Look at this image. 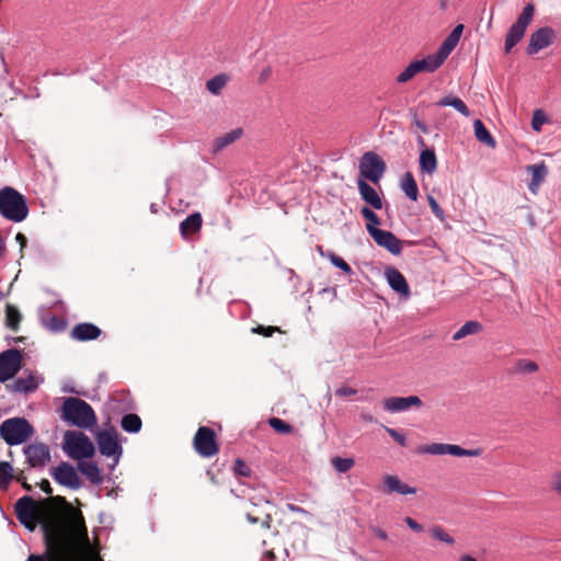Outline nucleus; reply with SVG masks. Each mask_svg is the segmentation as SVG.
Here are the masks:
<instances>
[{"label":"nucleus","instance_id":"nucleus-1","mask_svg":"<svg viewBox=\"0 0 561 561\" xmlns=\"http://www.w3.org/2000/svg\"><path fill=\"white\" fill-rule=\"evenodd\" d=\"M41 490L49 495L46 504H56L66 508V515L62 520H58L64 524L68 530H71L73 535L83 539L85 543L89 542L88 529L85 526L84 517L80 510L73 508L64 496H53V489L47 479H43L38 483ZM44 503H38L31 496H23L15 503V513L19 522L28 530L33 531L41 520V511Z\"/></svg>","mask_w":561,"mask_h":561},{"label":"nucleus","instance_id":"nucleus-2","mask_svg":"<svg viewBox=\"0 0 561 561\" xmlns=\"http://www.w3.org/2000/svg\"><path fill=\"white\" fill-rule=\"evenodd\" d=\"M44 533L45 553L30 554L26 561H76L77 543L83 541L59 522H45L42 525Z\"/></svg>","mask_w":561,"mask_h":561},{"label":"nucleus","instance_id":"nucleus-3","mask_svg":"<svg viewBox=\"0 0 561 561\" xmlns=\"http://www.w3.org/2000/svg\"><path fill=\"white\" fill-rule=\"evenodd\" d=\"M61 417L79 428H91L96 424V415L92 407L77 397H68L64 400Z\"/></svg>","mask_w":561,"mask_h":561},{"label":"nucleus","instance_id":"nucleus-4","mask_svg":"<svg viewBox=\"0 0 561 561\" xmlns=\"http://www.w3.org/2000/svg\"><path fill=\"white\" fill-rule=\"evenodd\" d=\"M0 214L10 221H23L28 215L25 197L13 187H3L0 190Z\"/></svg>","mask_w":561,"mask_h":561},{"label":"nucleus","instance_id":"nucleus-5","mask_svg":"<svg viewBox=\"0 0 561 561\" xmlns=\"http://www.w3.org/2000/svg\"><path fill=\"white\" fill-rule=\"evenodd\" d=\"M33 427L25 419H8L0 425V436L10 446L26 442L33 435Z\"/></svg>","mask_w":561,"mask_h":561},{"label":"nucleus","instance_id":"nucleus-6","mask_svg":"<svg viewBox=\"0 0 561 561\" xmlns=\"http://www.w3.org/2000/svg\"><path fill=\"white\" fill-rule=\"evenodd\" d=\"M535 15L534 3H528L523 12L518 15L516 22L510 27L506 37L504 50L508 54L512 48L518 44L524 37L528 25L531 23Z\"/></svg>","mask_w":561,"mask_h":561},{"label":"nucleus","instance_id":"nucleus-7","mask_svg":"<svg viewBox=\"0 0 561 561\" xmlns=\"http://www.w3.org/2000/svg\"><path fill=\"white\" fill-rule=\"evenodd\" d=\"M67 454L76 460L91 458L95 448L91 439L83 433L67 432L65 434Z\"/></svg>","mask_w":561,"mask_h":561},{"label":"nucleus","instance_id":"nucleus-8","mask_svg":"<svg viewBox=\"0 0 561 561\" xmlns=\"http://www.w3.org/2000/svg\"><path fill=\"white\" fill-rule=\"evenodd\" d=\"M483 453L482 448L465 449L458 445L444 444V443H432L421 445L416 448L419 455H451L456 457H479Z\"/></svg>","mask_w":561,"mask_h":561},{"label":"nucleus","instance_id":"nucleus-9","mask_svg":"<svg viewBox=\"0 0 561 561\" xmlns=\"http://www.w3.org/2000/svg\"><path fill=\"white\" fill-rule=\"evenodd\" d=\"M386 169L385 161L374 151L365 152L359 160V175L363 180L378 183Z\"/></svg>","mask_w":561,"mask_h":561},{"label":"nucleus","instance_id":"nucleus-10","mask_svg":"<svg viewBox=\"0 0 561 561\" xmlns=\"http://www.w3.org/2000/svg\"><path fill=\"white\" fill-rule=\"evenodd\" d=\"M193 446L195 451L204 458L214 457L219 453L215 431L208 426L198 427L193 438Z\"/></svg>","mask_w":561,"mask_h":561},{"label":"nucleus","instance_id":"nucleus-11","mask_svg":"<svg viewBox=\"0 0 561 561\" xmlns=\"http://www.w3.org/2000/svg\"><path fill=\"white\" fill-rule=\"evenodd\" d=\"M23 362L22 352L18 348H9L0 353V382L12 379L21 369Z\"/></svg>","mask_w":561,"mask_h":561},{"label":"nucleus","instance_id":"nucleus-12","mask_svg":"<svg viewBox=\"0 0 561 561\" xmlns=\"http://www.w3.org/2000/svg\"><path fill=\"white\" fill-rule=\"evenodd\" d=\"M53 479L60 485L71 490H78L82 486L80 477L76 469L67 461H61L50 471Z\"/></svg>","mask_w":561,"mask_h":561},{"label":"nucleus","instance_id":"nucleus-13","mask_svg":"<svg viewBox=\"0 0 561 561\" xmlns=\"http://www.w3.org/2000/svg\"><path fill=\"white\" fill-rule=\"evenodd\" d=\"M99 450L103 456L116 457V461L123 453V448L118 443L117 433L114 430L100 431L95 436Z\"/></svg>","mask_w":561,"mask_h":561},{"label":"nucleus","instance_id":"nucleus-14","mask_svg":"<svg viewBox=\"0 0 561 561\" xmlns=\"http://www.w3.org/2000/svg\"><path fill=\"white\" fill-rule=\"evenodd\" d=\"M28 468H44L50 461L49 447L44 443H33L24 447Z\"/></svg>","mask_w":561,"mask_h":561},{"label":"nucleus","instance_id":"nucleus-15","mask_svg":"<svg viewBox=\"0 0 561 561\" xmlns=\"http://www.w3.org/2000/svg\"><path fill=\"white\" fill-rule=\"evenodd\" d=\"M556 32L549 26L540 27L535 31L529 38V44L526 48L528 55H535L541 49L550 46L556 39Z\"/></svg>","mask_w":561,"mask_h":561},{"label":"nucleus","instance_id":"nucleus-16","mask_svg":"<svg viewBox=\"0 0 561 561\" xmlns=\"http://www.w3.org/2000/svg\"><path fill=\"white\" fill-rule=\"evenodd\" d=\"M370 237L379 247L387 249L393 255H399L402 251L401 240L390 231L381 229L373 230L370 231Z\"/></svg>","mask_w":561,"mask_h":561},{"label":"nucleus","instance_id":"nucleus-17","mask_svg":"<svg viewBox=\"0 0 561 561\" xmlns=\"http://www.w3.org/2000/svg\"><path fill=\"white\" fill-rule=\"evenodd\" d=\"M270 502L262 505L251 504L245 512V517L250 524H260L262 528L270 529L272 524V514L267 511Z\"/></svg>","mask_w":561,"mask_h":561},{"label":"nucleus","instance_id":"nucleus-18","mask_svg":"<svg viewBox=\"0 0 561 561\" xmlns=\"http://www.w3.org/2000/svg\"><path fill=\"white\" fill-rule=\"evenodd\" d=\"M102 330L93 323L82 322L76 324L71 332L70 337L75 341L87 342L96 340L101 336Z\"/></svg>","mask_w":561,"mask_h":561},{"label":"nucleus","instance_id":"nucleus-19","mask_svg":"<svg viewBox=\"0 0 561 561\" xmlns=\"http://www.w3.org/2000/svg\"><path fill=\"white\" fill-rule=\"evenodd\" d=\"M422 400L417 396L391 397L383 401V408L389 412H401L411 407L420 408Z\"/></svg>","mask_w":561,"mask_h":561},{"label":"nucleus","instance_id":"nucleus-20","mask_svg":"<svg viewBox=\"0 0 561 561\" xmlns=\"http://www.w3.org/2000/svg\"><path fill=\"white\" fill-rule=\"evenodd\" d=\"M385 275L389 286L394 291H397L404 298H408L410 296V287L408 285L405 277L400 271H398L394 267H389L386 270Z\"/></svg>","mask_w":561,"mask_h":561},{"label":"nucleus","instance_id":"nucleus-21","mask_svg":"<svg viewBox=\"0 0 561 561\" xmlns=\"http://www.w3.org/2000/svg\"><path fill=\"white\" fill-rule=\"evenodd\" d=\"M383 492L387 494L398 493L401 495L415 494L416 489L402 482L398 476L387 474L383 477Z\"/></svg>","mask_w":561,"mask_h":561},{"label":"nucleus","instance_id":"nucleus-22","mask_svg":"<svg viewBox=\"0 0 561 561\" xmlns=\"http://www.w3.org/2000/svg\"><path fill=\"white\" fill-rule=\"evenodd\" d=\"M463 32V25L458 24L455 26V28L450 32V34L445 38V41L442 43L440 47L436 51L438 56L445 61L449 54L456 48L457 44L459 43L460 36Z\"/></svg>","mask_w":561,"mask_h":561},{"label":"nucleus","instance_id":"nucleus-23","mask_svg":"<svg viewBox=\"0 0 561 561\" xmlns=\"http://www.w3.org/2000/svg\"><path fill=\"white\" fill-rule=\"evenodd\" d=\"M358 191L360 197L375 209L382 208V201L378 195L377 191L370 186L365 180L358 179L357 181Z\"/></svg>","mask_w":561,"mask_h":561},{"label":"nucleus","instance_id":"nucleus-24","mask_svg":"<svg viewBox=\"0 0 561 561\" xmlns=\"http://www.w3.org/2000/svg\"><path fill=\"white\" fill-rule=\"evenodd\" d=\"M527 171L531 174V181L528 184V188L531 193L536 194L548 174V168L545 162H541L538 164L527 165Z\"/></svg>","mask_w":561,"mask_h":561},{"label":"nucleus","instance_id":"nucleus-25","mask_svg":"<svg viewBox=\"0 0 561 561\" xmlns=\"http://www.w3.org/2000/svg\"><path fill=\"white\" fill-rule=\"evenodd\" d=\"M202 225L203 217L201 213H193L180 224V232L184 239H187L191 234L198 232Z\"/></svg>","mask_w":561,"mask_h":561},{"label":"nucleus","instance_id":"nucleus-26","mask_svg":"<svg viewBox=\"0 0 561 561\" xmlns=\"http://www.w3.org/2000/svg\"><path fill=\"white\" fill-rule=\"evenodd\" d=\"M413 64L417 73L434 72L444 64V60L440 58V56L437 55V53H435L427 55L421 60H414Z\"/></svg>","mask_w":561,"mask_h":561},{"label":"nucleus","instance_id":"nucleus-27","mask_svg":"<svg viewBox=\"0 0 561 561\" xmlns=\"http://www.w3.org/2000/svg\"><path fill=\"white\" fill-rule=\"evenodd\" d=\"M78 470L93 484H101L103 482L101 469L93 461H80Z\"/></svg>","mask_w":561,"mask_h":561},{"label":"nucleus","instance_id":"nucleus-28","mask_svg":"<svg viewBox=\"0 0 561 561\" xmlns=\"http://www.w3.org/2000/svg\"><path fill=\"white\" fill-rule=\"evenodd\" d=\"M4 313L5 327L13 332H18L23 320V316L20 312L19 308L14 305L7 304Z\"/></svg>","mask_w":561,"mask_h":561},{"label":"nucleus","instance_id":"nucleus-29","mask_svg":"<svg viewBox=\"0 0 561 561\" xmlns=\"http://www.w3.org/2000/svg\"><path fill=\"white\" fill-rule=\"evenodd\" d=\"M243 135L242 128H236L226 133L225 135L217 137L213 144L214 152H219L225 149L227 146L233 144L238 139H240Z\"/></svg>","mask_w":561,"mask_h":561},{"label":"nucleus","instance_id":"nucleus-30","mask_svg":"<svg viewBox=\"0 0 561 561\" xmlns=\"http://www.w3.org/2000/svg\"><path fill=\"white\" fill-rule=\"evenodd\" d=\"M38 381L34 375H28L25 378H18L10 386L12 391L28 393L37 389Z\"/></svg>","mask_w":561,"mask_h":561},{"label":"nucleus","instance_id":"nucleus-31","mask_svg":"<svg viewBox=\"0 0 561 561\" xmlns=\"http://www.w3.org/2000/svg\"><path fill=\"white\" fill-rule=\"evenodd\" d=\"M473 131H474L476 138L480 142H482L483 145H485L490 148H495L496 141H495L494 137L491 135V133L486 129V127L480 119H476L473 122Z\"/></svg>","mask_w":561,"mask_h":561},{"label":"nucleus","instance_id":"nucleus-32","mask_svg":"<svg viewBox=\"0 0 561 561\" xmlns=\"http://www.w3.org/2000/svg\"><path fill=\"white\" fill-rule=\"evenodd\" d=\"M420 168L427 174H433L437 169V158L433 149H425L420 154Z\"/></svg>","mask_w":561,"mask_h":561},{"label":"nucleus","instance_id":"nucleus-33","mask_svg":"<svg viewBox=\"0 0 561 561\" xmlns=\"http://www.w3.org/2000/svg\"><path fill=\"white\" fill-rule=\"evenodd\" d=\"M437 106H451L454 107L457 112H459L461 115L468 117L470 116V111L468 108V106L466 105V103L460 99V98H457V96H445V98H442L437 103H436Z\"/></svg>","mask_w":561,"mask_h":561},{"label":"nucleus","instance_id":"nucleus-34","mask_svg":"<svg viewBox=\"0 0 561 561\" xmlns=\"http://www.w3.org/2000/svg\"><path fill=\"white\" fill-rule=\"evenodd\" d=\"M401 188L405 193V195L412 199L416 201L419 196V188L417 184L413 178V174L411 172H407L401 181Z\"/></svg>","mask_w":561,"mask_h":561},{"label":"nucleus","instance_id":"nucleus-35","mask_svg":"<svg viewBox=\"0 0 561 561\" xmlns=\"http://www.w3.org/2000/svg\"><path fill=\"white\" fill-rule=\"evenodd\" d=\"M482 330V325L478 321H468L457 330L454 335V341H459L468 335L479 333Z\"/></svg>","mask_w":561,"mask_h":561},{"label":"nucleus","instance_id":"nucleus-36","mask_svg":"<svg viewBox=\"0 0 561 561\" xmlns=\"http://www.w3.org/2000/svg\"><path fill=\"white\" fill-rule=\"evenodd\" d=\"M141 419L135 413L124 415L121 422L122 428L128 433H138L141 430Z\"/></svg>","mask_w":561,"mask_h":561},{"label":"nucleus","instance_id":"nucleus-37","mask_svg":"<svg viewBox=\"0 0 561 561\" xmlns=\"http://www.w3.org/2000/svg\"><path fill=\"white\" fill-rule=\"evenodd\" d=\"M228 80L229 77L227 75H217L206 82V88L210 93L218 95L221 92V90L226 87Z\"/></svg>","mask_w":561,"mask_h":561},{"label":"nucleus","instance_id":"nucleus-38","mask_svg":"<svg viewBox=\"0 0 561 561\" xmlns=\"http://www.w3.org/2000/svg\"><path fill=\"white\" fill-rule=\"evenodd\" d=\"M362 216L367 220L366 229L370 234V231L378 230V226L380 225L379 217L368 207H363L360 209Z\"/></svg>","mask_w":561,"mask_h":561},{"label":"nucleus","instance_id":"nucleus-39","mask_svg":"<svg viewBox=\"0 0 561 561\" xmlns=\"http://www.w3.org/2000/svg\"><path fill=\"white\" fill-rule=\"evenodd\" d=\"M13 478L12 466L8 461H0V489H7Z\"/></svg>","mask_w":561,"mask_h":561},{"label":"nucleus","instance_id":"nucleus-40","mask_svg":"<svg viewBox=\"0 0 561 561\" xmlns=\"http://www.w3.org/2000/svg\"><path fill=\"white\" fill-rule=\"evenodd\" d=\"M431 536L440 542L453 546L455 543V539L450 536L442 526H433L430 528Z\"/></svg>","mask_w":561,"mask_h":561},{"label":"nucleus","instance_id":"nucleus-41","mask_svg":"<svg viewBox=\"0 0 561 561\" xmlns=\"http://www.w3.org/2000/svg\"><path fill=\"white\" fill-rule=\"evenodd\" d=\"M538 365L529 359H518L515 363L514 370L518 374H533L538 371Z\"/></svg>","mask_w":561,"mask_h":561},{"label":"nucleus","instance_id":"nucleus-42","mask_svg":"<svg viewBox=\"0 0 561 561\" xmlns=\"http://www.w3.org/2000/svg\"><path fill=\"white\" fill-rule=\"evenodd\" d=\"M331 463L337 472L344 473L354 467L355 461L353 458L333 457Z\"/></svg>","mask_w":561,"mask_h":561},{"label":"nucleus","instance_id":"nucleus-43","mask_svg":"<svg viewBox=\"0 0 561 561\" xmlns=\"http://www.w3.org/2000/svg\"><path fill=\"white\" fill-rule=\"evenodd\" d=\"M268 424L275 432L280 434H289L293 431L291 425L278 417H271Z\"/></svg>","mask_w":561,"mask_h":561},{"label":"nucleus","instance_id":"nucleus-44","mask_svg":"<svg viewBox=\"0 0 561 561\" xmlns=\"http://www.w3.org/2000/svg\"><path fill=\"white\" fill-rule=\"evenodd\" d=\"M417 75L416 68L413 64H409V66L397 77V82L399 83H407L411 79L414 78V76Z\"/></svg>","mask_w":561,"mask_h":561},{"label":"nucleus","instance_id":"nucleus-45","mask_svg":"<svg viewBox=\"0 0 561 561\" xmlns=\"http://www.w3.org/2000/svg\"><path fill=\"white\" fill-rule=\"evenodd\" d=\"M329 259L334 266L339 267L346 274H352V272H353L352 267L344 259H342L341 256H339L334 253H330Z\"/></svg>","mask_w":561,"mask_h":561},{"label":"nucleus","instance_id":"nucleus-46","mask_svg":"<svg viewBox=\"0 0 561 561\" xmlns=\"http://www.w3.org/2000/svg\"><path fill=\"white\" fill-rule=\"evenodd\" d=\"M233 471L237 476L249 477L251 474V469L249 466L241 459H237L233 465Z\"/></svg>","mask_w":561,"mask_h":561},{"label":"nucleus","instance_id":"nucleus-47","mask_svg":"<svg viewBox=\"0 0 561 561\" xmlns=\"http://www.w3.org/2000/svg\"><path fill=\"white\" fill-rule=\"evenodd\" d=\"M253 333L263 335L265 337L272 336L275 332H280V329L278 327H264V325H257L252 329Z\"/></svg>","mask_w":561,"mask_h":561},{"label":"nucleus","instance_id":"nucleus-48","mask_svg":"<svg viewBox=\"0 0 561 561\" xmlns=\"http://www.w3.org/2000/svg\"><path fill=\"white\" fill-rule=\"evenodd\" d=\"M387 433L402 447L407 445V438L404 434L390 427H386Z\"/></svg>","mask_w":561,"mask_h":561},{"label":"nucleus","instance_id":"nucleus-49","mask_svg":"<svg viewBox=\"0 0 561 561\" xmlns=\"http://www.w3.org/2000/svg\"><path fill=\"white\" fill-rule=\"evenodd\" d=\"M427 199H428L430 207H431L432 211L435 214V216L439 219H443L444 210L440 208V206L438 205L436 199L433 196H428Z\"/></svg>","mask_w":561,"mask_h":561},{"label":"nucleus","instance_id":"nucleus-50","mask_svg":"<svg viewBox=\"0 0 561 561\" xmlns=\"http://www.w3.org/2000/svg\"><path fill=\"white\" fill-rule=\"evenodd\" d=\"M551 489L561 495V469L552 474Z\"/></svg>","mask_w":561,"mask_h":561},{"label":"nucleus","instance_id":"nucleus-51","mask_svg":"<svg viewBox=\"0 0 561 561\" xmlns=\"http://www.w3.org/2000/svg\"><path fill=\"white\" fill-rule=\"evenodd\" d=\"M357 393V390L351 387H340L335 390L337 397H351Z\"/></svg>","mask_w":561,"mask_h":561},{"label":"nucleus","instance_id":"nucleus-52","mask_svg":"<svg viewBox=\"0 0 561 561\" xmlns=\"http://www.w3.org/2000/svg\"><path fill=\"white\" fill-rule=\"evenodd\" d=\"M404 523L407 524V526L412 529L413 531L415 533H421L423 531V526L421 524H419L415 519H413L412 517H405L404 518Z\"/></svg>","mask_w":561,"mask_h":561},{"label":"nucleus","instance_id":"nucleus-53","mask_svg":"<svg viewBox=\"0 0 561 561\" xmlns=\"http://www.w3.org/2000/svg\"><path fill=\"white\" fill-rule=\"evenodd\" d=\"M14 479L22 484L24 490L28 492L32 491V485L27 483L24 471H20L19 473H16L14 476Z\"/></svg>","mask_w":561,"mask_h":561},{"label":"nucleus","instance_id":"nucleus-54","mask_svg":"<svg viewBox=\"0 0 561 561\" xmlns=\"http://www.w3.org/2000/svg\"><path fill=\"white\" fill-rule=\"evenodd\" d=\"M540 112L536 111L533 116L531 126L535 130H539L543 124V118L539 117Z\"/></svg>","mask_w":561,"mask_h":561},{"label":"nucleus","instance_id":"nucleus-55","mask_svg":"<svg viewBox=\"0 0 561 561\" xmlns=\"http://www.w3.org/2000/svg\"><path fill=\"white\" fill-rule=\"evenodd\" d=\"M272 76V68L270 66L262 69L259 76V82L264 83L266 82Z\"/></svg>","mask_w":561,"mask_h":561},{"label":"nucleus","instance_id":"nucleus-56","mask_svg":"<svg viewBox=\"0 0 561 561\" xmlns=\"http://www.w3.org/2000/svg\"><path fill=\"white\" fill-rule=\"evenodd\" d=\"M373 533L381 540H387L388 539V535L385 530H382L381 528H378V527H374L373 528Z\"/></svg>","mask_w":561,"mask_h":561},{"label":"nucleus","instance_id":"nucleus-57","mask_svg":"<svg viewBox=\"0 0 561 561\" xmlns=\"http://www.w3.org/2000/svg\"><path fill=\"white\" fill-rule=\"evenodd\" d=\"M15 240L20 243L21 250L26 247L27 239L22 232L16 233Z\"/></svg>","mask_w":561,"mask_h":561},{"label":"nucleus","instance_id":"nucleus-58","mask_svg":"<svg viewBox=\"0 0 561 561\" xmlns=\"http://www.w3.org/2000/svg\"><path fill=\"white\" fill-rule=\"evenodd\" d=\"M414 124L417 126V128L423 133V134H427V127L426 125L421 122L416 115H414Z\"/></svg>","mask_w":561,"mask_h":561},{"label":"nucleus","instance_id":"nucleus-59","mask_svg":"<svg viewBox=\"0 0 561 561\" xmlns=\"http://www.w3.org/2000/svg\"><path fill=\"white\" fill-rule=\"evenodd\" d=\"M448 1L449 0H439L438 1L439 9L443 11L446 10L448 8Z\"/></svg>","mask_w":561,"mask_h":561},{"label":"nucleus","instance_id":"nucleus-60","mask_svg":"<svg viewBox=\"0 0 561 561\" xmlns=\"http://www.w3.org/2000/svg\"><path fill=\"white\" fill-rule=\"evenodd\" d=\"M459 561H477V560L469 554H463L459 558Z\"/></svg>","mask_w":561,"mask_h":561},{"label":"nucleus","instance_id":"nucleus-61","mask_svg":"<svg viewBox=\"0 0 561 561\" xmlns=\"http://www.w3.org/2000/svg\"><path fill=\"white\" fill-rule=\"evenodd\" d=\"M288 508L291 511V512H304V510L299 506H296L294 504H289L288 505Z\"/></svg>","mask_w":561,"mask_h":561},{"label":"nucleus","instance_id":"nucleus-62","mask_svg":"<svg viewBox=\"0 0 561 561\" xmlns=\"http://www.w3.org/2000/svg\"><path fill=\"white\" fill-rule=\"evenodd\" d=\"M362 419L365 421V422H374V416L370 415V414H362Z\"/></svg>","mask_w":561,"mask_h":561},{"label":"nucleus","instance_id":"nucleus-63","mask_svg":"<svg viewBox=\"0 0 561 561\" xmlns=\"http://www.w3.org/2000/svg\"><path fill=\"white\" fill-rule=\"evenodd\" d=\"M207 474L210 477V480H211L213 482H216V480H215V476H214V473H213L210 470H208V471H207Z\"/></svg>","mask_w":561,"mask_h":561},{"label":"nucleus","instance_id":"nucleus-64","mask_svg":"<svg viewBox=\"0 0 561 561\" xmlns=\"http://www.w3.org/2000/svg\"><path fill=\"white\" fill-rule=\"evenodd\" d=\"M24 340H25L24 336H19V337L14 339L15 342H23Z\"/></svg>","mask_w":561,"mask_h":561}]
</instances>
